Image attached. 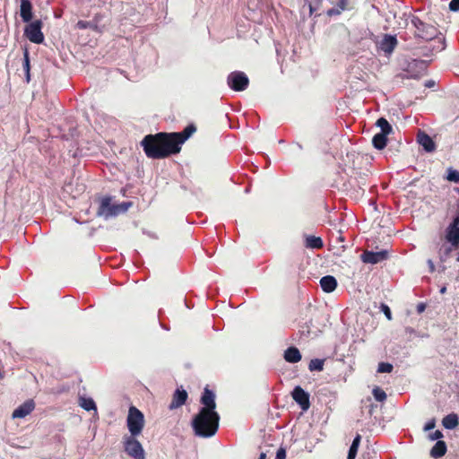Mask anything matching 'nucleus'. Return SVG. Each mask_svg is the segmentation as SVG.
I'll return each mask as SVG.
<instances>
[{
  "label": "nucleus",
  "mask_w": 459,
  "mask_h": 459,
  "mask_svg": "<svg viewBox=\"0 0 459 459\" xmlns=\"http://www.w3.org/2000/svg\"><path fill=\"white\" fill-rule=\"evenodd\" d=\"M201 403L204 407L201 410H206L207 411H215V394L212 390L205 387L201 397Z\"/></svg>",
  "instance_id": "obj_14"
},
{
  "label": "nucleus",
  "mask_w": 459,
  "mask_h": 459,
  "mask_svg": "<svg viewBox=\"0 0 459 459\" xmlns=\"http://www.w3.org/2000/svg\"><path fill=\"white\" fill-rule=\"evenodd\" d=\"M227 82L233 91H242L248 87L249 79L245 73L235 71L228 75Z\"/></svg>",
  "instance_id": "obj_7"
},
{
  "label": "nucleus",
  "mask_w": 459,
  "mask_h": 459,
  "mask_svg": "<svg viewBox=\"0 0 459 459\" xmlns=\"http://www.w3.org/2000/svg\"><path fill=\"white\" fill-rule=\"evenodd\" d=\"M141 146L145 155L154 160L165 159L181 151L172 133L165 132L145 135L141 141Z\"/></svg>",
  "instance_id": "obj_1"
},
{
  "label": "nucleus",
  "mask_w": 459,
  "mask_h": 459,
  "mask_svg": "<svg viewBox=\"0 0 459 459\" xmlns=\"http://www.w3.org/2000/svg\"><path fill=\"white\" fill-rule=\"evenodd\" d=\"M258 459H266V454L261 453Z\"/></svg>",
  "instance_id": "obj_45"
},
{
  "label": "nucleus",
  "mask_w": 459,
  "mask_h": 459,
  "mask_svg": "<svg viewBox=\"0 0 459 459\" xmlns=\"http://www.w3.org/2000/svg\"><path fill=\"white\" fill-rule=\"evenodd\" d=\"M434 85V82L433 81H428L426 83H425V86L428 87V88H430Z\"/></svg>",
  "instance_id": "obj_44"
},
{
  "label": "nucleus",
  "mask_w": 459,
  "mask_h": 459,
  "mask_svg": "<svg viewBox=\"0 0 459 459\" xmlns=\"http://www.w3.org/2000/svg\"><path fill=\"white\" fill-rule=\"evenodd\" d=\"M381 308H382V311L384 312L385 316H386V318L388 320H391L392 319V312H391L390 307L385 304H382Z\"/></svg>",
  "instance_id": "obj_36"
},
{
  "label": "nucleus",
  "mask_w": 459,
  "mask_h": 459,
  "mask_svg": "<svg viewBox=\"0 0 459 459\" xmlns=\"http://www.w3.org/2000/svg\"><path fill=\"white\" fill-rule=\"evenodd\" d=\"M305 247L311 249H321L324 247V243L320 237L306 236Z\"/></svg>",
  "instance_id": "obj_24"
},
{
  "label": "nucleus",
  "mask_w": 459,
  "mask_h": 459,
  "mask_svg": "<svg viewBox=\"0 0 459 459\" xmlns=\"http://www.w3.org/2000/svg\"><path fill=\"white\" fill-rule=\"evenodd\" d=\"M446 287H443V288L441 289L440 292H441V293H445V292H446Z\"/></svg>",
  "instance_id": "obj_46"
},
{
  "label": "nucleus",
  "mask_w": 459,
  "mask_h": 459,
  "mask_svg": "<svg viewBox=\"0 0 459 459\" xmlns=\"http://www.w3.org/2000/svg\"><path fill=\"white\" fill-rule=\"evenodd\" d=\"M418 142L429 152L435 150L434 141L429 134L423 132L418 134Z\"/></svg>",
  "instance_id": "obj_20"
},
{
  "label": "nucleus",
  "mask_w": 459,
  "mask_h": 459,
  "mask_svg": "<svg viewBox=\"0 0 459 459\" xmlns=\"http://www.w3.org/2000/svg\"><path fill=\"white\" fill-rule=\"evenodd\" d=\"M411 23L415 27V36L424 40H431L436 38L437 29L432 25L422 22L419 17L413 16Z\"/></svg>",
  "instance_id": "obj_6"
},
{
  "label": "nucleus",
  "mask_w": 459,
  "mask_h": 459,
  "mask_svg": "<svg viewBox=\"0 0 459 459\" xmlns=\"http://www.w3.org/2000/svg\"><path fill=\"white\" fill-rule=\"evenodd\" d=\"M397 43L395 36L386 34L380 42V49L385 54H391L397 46Z\"/></svg>",
  "instance_id": "obj_17"
},
{
  "label": "nucleus",
  "mask_w": 459,
  "mask_h": 459,
  "mask_svg": "<svg viewBox=\"0 0 459 459\" xmlns=\"http://www.w3.org/2000/svg\"><path fill=\"white\" fill-rule=\"evenodd\" d=\"M393 365L388 362H380L378 364L377 372L379 373H391L393 371Z\"/></svg>",
  "instance_id": "obj_33"
},
{
  "label": "nucleus",
  "mask_w": 459,
  "mask_h": 459,
  "mask_svg": "<svg viewBox=\"0 0 459 459\" xmlns=\"http://www.w3.org/2000/svg\"><path fill=\"white\" fill-rule=\"evenodd\" d=\"M320 286L326 293L333 292L337 287V281L332 275H326L321 278Z\"/></svg>",
  "instance_id": "obj_19"
},
{
  "label": "nucleus",
  "mask_w": 459,
  "mask_h": 459,
  "mask_svg": "<svg viewBox=\"0 0 459 459\" xmlns=\"http://www.w3.org/2000/svg\"><path fill=\"white\" fill-rule=\"evenodd\" d=\"M373 146L377 150H383L387 144V135L384 134H377L372 139Z\"/></svg>",
  "instance_id": "obj_25"
},
{
  "label": "nucleus",
  "mask_w": 459,
  "mask_h": 459,
  "mask_svg": "<svg viewBox=\"0 0 459 459\" xmlns=\"http://www.w3.org/2000/svg\"><path fill=\"white\" fill-rule=\"evenodd\" d=\"M20 14L22 20L24 22H29L32 19V4L30 0H22L21 1V10Z\"/></svg>",
  "instance_id": "obj_18"
},
{
  "label": "nucleus",
  "mask_w": 459,
  "mask_h": 459,
  "mask_svg": "<svg viewBox=\"0 0 459 459\" xmlns=\"http://www.w3.org/2000/svg\"><path fill=\"white\" fill-rule=\"evenodd\" d=\"M313 327L312 319H310L308 323H306V325L302 326V333H306L307 335L316 334L318 329L314 330Z\"/></svg>",
  "instance_id": "obj_34"
},
{
  "label": "nucleus",
  "mask_w": 459,
  "mask_h": 459,
  "mask_svg": "<svg viewBox=\"0 0 459 459\" xmlns=\"http://www.w3.org/2000/svg\"><path fill=\"white\" fill-rule=\"evenodd\" d=\"M35 402L32 399L25 401L19 405L12 414L13 419H22L29 415L35 409Z\"/></svg>",
  "instance_id": "obj_13"
},
{
  "label": "nucleus",
  "mask_w": 459,
  "mask_h": 459,
  "mask_svg": "<svg viewBox=\"0 0 459 459\" xmlns=\"http://www.w3.org/2000/svg\"><path fill=\"white\" fill-rule=\"evenodd\" d=\"M429 439L434 440H439L441 437H443V433L440 430H436L433 433L429 434Z\"/></svg>",
  "instance_id": "obj_37"
},
{
  "label": "nucleus",
  "mask_w": 459,
  "mask_h": 459,
  "mask_svg": "<svg viewBox=\"0 0 459 459\" xmlns=\"http://www.w3.org/2000/svg\"><path fill=\"white\" fill-rule=\"evenodd\" d=\"M77 27L80 29H86L87 28V22L79 21L77 22Z\"/></svg>",
  "instance_id": "obj_43"
},
{
  "label": "nucleus",
  "mask_w": 459,
  "mask_h": 459,
  "mask_svg": "<svg viewBox=\"0 0 459 459\" xmlns=\"http://www.w3.org/2000/svg\"><path fill=\"white\" fill-rule=\"evenodd\" d=\"M429 63L426 60L413 59L408 63L407 73L411 78H420L426 74Z\"/></svg>",
  "instance_id": "obj_9"
},
{
  "label": "nucleus",
  "mask_w": 459,
  "mask_h": 459,
  "mask_svg": "<svg viewBox=\"0 0 459 459\" xmlns=\"http://www.w3.org/2000/svg\"><path fill=\"white\" fill-rule=\"evenodd\" d=\"M435 427H436V420H435V419H432L426 423V425L424 426V430L429 431V430L433 429Z\"/></svg>",
  "instance_id": "obj_39"
},
{
  "label": "nucleus",
  "mask_w": 459,
  "mask_h": 459,
  "mask_svg": "<svg viewBox=\"0 0 459 459\" xmlns=\"http://www.w3.org/2000/svg\"><path fill=\"white\" fill-rule=\"evenodd\" d=\"M445 178L450 182L459 183V171L452 168H448Z\"/></svg>",
  "instance_id": "obj_30"
},
{
  "label": "nucleus",
  "mask_w": 459,
  "mask_h": 459,
  "mask_svg": "<svg viewBox=\"0 0 459 459\" xmlns=\"http://www.w3.org/2000/svg\"><path fill=\"white\" fill-rule=\"evenodd\" d=\"M361 436L359 434H357V436L354 437L351 446H350L349 452H348V459H355L358 449L360 444Z\"/></svg>",
  "instance_id": "obj_26"
},
{
  "label": "nucleus",
  "mask_w": 459,
  "mask_h": 459,
  "mask_svg": "<svg viewBox=\"0 0 459 459\" xmlns=\"http://www.w3.org/2000/svg\"><path fill=\"white\" fill-rule=\"evenodd\" d=\"M42 26L43 22L40 20H36L25 27L24 35L30 41L40 44L44 41V34L41 31Z\"/></svg>",
  "instance_id": "obj_8"
},
{
  "label": "nucleus",
  "mask_w": 459,
  "mask_h": 459,
  "mask_svg": "<svg viewBox=\"0 0 459 459\" xmlns=\"http://www.w3.org/2000/svg\"><path fill=\"white\" fill-rule=\"evenodd\" d=\"M449 9L454 12L459 11V0H451Z\"/></svg>",
  "instance_id": "obj_38"
},
{
  "label": "nucleus",
  "mask_w": 459,
  "mask_h": 459,
  "mask_svg": "<svg viewBox=\"0 0 459 459\" xmlns=\"http://www.w3.org/2000/svg\"><path fill=\"white\" fill-rule=\"evenodd\" d=\"M324 359H311L308 364V369L310 371H322L324 369Z\"/></svg>",
  "instance_id": "obj_28"
},
{
  "label": "nucleus",
  "mask_w": 459,
  "mask_h": 459,
  "mask_svg": "<svg viewBox=\"0 0 459 459\" xmlns=\"http://www.w3.org/2000/svg\"><path fill=\"white\" fill-rule=\"evenodd\" d=\"M442 425L447 429H454L459 425V417L455 413H450L442 420Z\"/></svg>",
  "instance_id": "obj_23"
},
{
  "label": "nucleus",
  "mask_w": 459,
  "mask_h": 459,
  "mask_svg": "<svg viewBox=\"0 0 459 459\" xmlns=\"http://www.w3.org/2000/svg\"><path fill=\"white\" fill-rule=\"evenodd\" d=\"M187 393L184 389H177L173 394L172 401L169 404V409H177L183 404H185L186 399H187Z\"/></svg>",
  "instance_id": "obj_16"
},
{
  "label": "nucleus",
  "mask_w": 459,
  "mask_h": 459,
  "mask_svg": "<svg viewBox=\"0 0 459 459\" xmlns=\"http://www.w3.org/2000/svg\"><path fill=\"white\" fill-rule=\"evenodd\" d=\"M196 131L194 124L188 125L182 132L172 133L177 144L181 145Z\"/></svg>",
  "instance_id": "obj_15"
},
{
  "label": "nucleus",
  "mask_w": 459,
  "mask_h": 459,
  "mask_svg": "<svg viewBox=\"0 0 459 459\" xmlns=\"http://www.w3.org/2000/svg\"><path fill=\"white\" fill-rule=\"evenodd\" d=\"M80 405L86 411L96 410V404L91 398L82 397L80 399Z\"/></svg>",
  "instance_id": "obj_29"
},
{
  "label": "nucleus",
  "mask_w": 459,
  "mask_h": 459,
  "mask_svg": "<svg viewBox=\"0 0 459 459\" xmlns=\"http://www.w3.org/2000/svg\"><path fill=\"white\" fill-rule=\"evenodd\" d=\"M388 257V252L386 250H382L378 252L373 251H364L360 255V258L365 264H375L379 262H382Z\"/></svg>",
  "instance_id": "obj_12"
},
{
  "label": "nucleus",
  "mask_w": 459,
  "mask_h": 459,
  "mask_svg": "<svg viewBox=\"0 0 459 459\" xmlns=\"http://www.w3.org/2000/svg\"><path fill=\"white\" fill-rule=\"evenodd\" d=\"M275 459H286V450L283 447L278 449Z\"/></svg>",
  "instance_id": "obj_40"
},
{
  "label": "nucleus",
  "mask_w": 459,
  "mask_h": 459,
  "mask_svg": "<svg viewBox=\"0 0 459 459\" xmlns=\"http://www.w3.org/2000/svg\"><path fill=\"white\" fill-rule=\"evenodd\" d=\"M293 400L303 411L308 410L310 406L309 394L302 387L296 386L291 393Z\"/></svg>",
  "instance_id": "obj_11"
},
{
  "label": "nucleus",
  "mask_w": 459,
  "mask_h": 459,
  "mask_svg": "<svg viewBox=\"0 0 459 459\" xmlns=\"http://www.w3.org/2000/svg\"><path fill=\"white\" fill-rule=\"evenodd\" d=\"M220 416L216 411L200 410L192 420L195 434L201 437L214 436L219 429Z\"/></svg>",
  "instance_id": "obj_2"
},
{
  "label": "nucleus",
  "mask_w": 459,
  "mask_h": 459,
  "mask_svg": "<svg viewBox=\"0 0 459 459\" xmlns=\"http://www.w3.org/2000/svg\"><path fill=\"white\" fill-rule=\"evenodd\" d=\"M284 359L290 363H297L301 359V353L296 347H290L284 351Z\"/></svg>",
  "instance_id": "obj_21"
},
{
  "label": "nucleus",
  "mask_w": 459,
  "mask_h": 459,
  "mask_svg": "<svg viewBox=\"0 0 459 459\" xmlns=\"http://www.w3.org/2000/svg\"><path fill=\"white\" fill-rule=\"evenodd\" d=\"M425 307H426V306H425L424 303H419L417 305V311H418V313H422L425 310Z\"/></svg>",
  "instance_id": "obj_42"
},
{
  "label": "nucleus",
  "mask_w": 459,
  "mask_h": 459,
  "mask_svg": "<svg viewBox=\"0 0 459 459\" xmlns=\"http://www.w3.org/2000/svg\"><path fill=\"white\" fill-rule=\"evenodd\" d=\"M446 453V444L445 441L438 440L430 450V456L437 459L445 455Z\"/></svg>",
  "instance_id": "obj_22"
},
{
  "label": "nucleus",
  "mask_w": 459,
  "mask_h": 459,
  "mask_svg": "<svg viewBox=\"0 0 459 459\" xmlns=\"http://www.w3.org/2000/svg\"><path fill=\"white\" fill-rule=\"evenodd\" d=\"M372 394H373V396L374 398L377 401V402H384L386 400V394L385 392L381 389L380 387L378 386H376L373 391H372Z\"/></svg>",
  "instance_id": "obj_31"
},
{
  "label": "nucleus",
  "mask_w": 459,
  "mask_h": 459,
  "mask_svg": "<svg viewBox=\"0 0 459 459\" xmlns=\"http://www.w3.org/2000/svg\"><path fill=\"white\" fill-rule=\"evenodd\" d=\"M22 65H23V69L25 71L27 82H29L30 81V56H29V52L27 49H25V51H24V59H23Z\"/></svg>",
  "instance_id": "obj_32"
},
{
  "label": "nucleus",
  "mask_w": 459,
  "mask_h": 459,
  "mask_svg": "<svg viewBox=\"0 0 459 459\" xmlns=\"http://www.w3.org/2000/svg\"><path fill=\"white\" fill-rule=\"evenodd\" d=\"M341 13H342L341 10H340V9H338L336 6H335V7H333V8H331V9H329V10L327 11V15H328V16L339 15V14H341Z\"/></svg>",
  "instance_id": "obj_41"
},
{
  "label": "nucleus",
  "mask_w": 459,
  "mask_h": 459,
  "mask_svg": "<svg viewBox=\"0 0 459 459\" xmlns=\"http://www.w3.org/2000/svg\"><path fill=\"white\" fill-rule=\"evenodd\" d=\"M349 0H339L338 3L336 4V7L340 9L341 12L342 13L343 11L349 9Z\"/></svg>",
  "instance_id": "obj_35"
},
{
  "label": "nucleus",
  "mask_w": 459,
  "mask_h": 459,
  "mask_svg": "<svg viewBox=\"0 0 459 459\" xmlns=\"http://www.w3.org/2000/svg\"><path fill=\"white\" fill-rule=\"evenodd\" d=\"M377 126L381 129L380 134H390L393 132L392 126L385 117H380L376 122Z\"/></svg>",
  "instance_id": "obj_27"
},
{
  "label": "nucleus",
  "mask_w": 459,
  "mask_h": 459,
  "mask_svg": "<svg viewBox=\"0 0 459 459\" xmlns=\"http://www.w3.org/2000/svg\"><path fill=\"white\" fill-rule=\"evenodd\" d=\"M144 416L143 412L134 406L128 411L126 425L130 435L139 436L144 428Z\"/></svg>",
  "instance_id": "obj_4"
},
{
  "label": "nucleus",
  "mask_w": 459,
  "mask_h": 459,
  "mask_svg": "<svg viewBox=\"0 0 459 459\" xmlns=\"http://www.w3.org/2000/svg\"><path fill=\"white\" fill-rule=\"evenodd\" d=\"M112 197L109 195L100 198V205L97 210V215L108 219L110 217H116L119 214L126 213L129 208L134 205L133 202H123L118 204H113Z\"/></svg>",
  "instance_id": "obj_3"
},
{
  "label": "nucleus",
  "mask_w": 459,
  "mask_h": 459,
  "mask_svg": "<svg viewBox=\"0 0 459 459\" xmlns=\"http://www.w3.org/2000/svg\"><path fill=\"white\" fill-rule=\"evenodd\" d=\"M137 436L126 435L123 437L125 452L134 459H145V452L142 444L136 439Z\"/></svg>",
  "instance_id": "obj_5"
},
{
  "label": "nucleus",
  "mask_w": 459,
  "mask_h": 459,
  "mask_svg": "<svg viewBox=\"0 0 459 459\" xmlns=\"http://www.w3.org/2000/svg\"><path fill=\"white\" fill-rule=\"evenodd\" d=\"M446 238L455 248L459 247V214L447 227Z\"/></svg>",
  "instance_id": "obj_10"
}]
</instances>
